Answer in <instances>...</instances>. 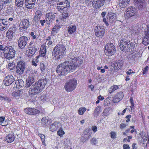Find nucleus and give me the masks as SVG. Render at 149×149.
Returning <instances> with one entry per match:
<instances>
[{
  "label": "nucleus",
  "instance_id": "obj_29",
  "mask_svg": "<svg viewBox=\"0 0 149 149\" xmlns=\"http://www.w3.org/2000/svg\"><path fill=\"white\" fill-rule=\"evenodd\" d=\"M130 0H120L119 6L121 8H124L127 6L129 3Z\"/></svg>",
  "mask_w": 149,
  "mask_h": 149
},
{
  "label": "nucleus",
  "instance_id": "obj_52",
  "mask_svg": "<svg viewBox=\"0 0 149 149\" xmlns=\"http://www.w3.org/2000/svg\"><path fill=\"white\" fill-rule=\"evenodd\" d=\"M38 58L39 56H37L36 57V58L37 59H36L35 61H34V60L32 61V64L33 65H34L35 66H37V64L36 63L38 62Z\"/></svg>",
  "mask_w": 149,
  "mask_h": 149
},
{
  "label": "nucleus",
  "instance_id": "obj_56",
  "mask_svg": "<svg viewBox=\"0 0 149 149\" xmlns=\"http://www.w3.org/2000/svg\"><path fill=\"white\" fill-rule=\"evenodd\" d=\"M126 126V124L123 123H122L120 124L119 127L121 129H125Z\"/></svg>",
  "mask_w": 149,
  "mask_h": 149
},
{
  "label": "nucleus",
  "instance_id": "obj_15",
  "mask_svg": "<svg viewBox=\"0 0 149 149\" xmlns=\"http://www.w3.org/2000/svg\"><path fill=\"white\" fill-rule=\"evenodd\" d=\"M134 2L136 6L139 10H142L146 7L145 0H134Z\"/></svg>",
  "mask_w": 149,
  "mask_h": 149
},
{
  "label": "nucleus",
  "instance_id": "obj_12",
  "mask_svg": "<svg viewBox=\"0 0 149 149\" xmlns=\"http://www.w3.org/2000/svg\"><path fill=\"white\" fill-rule=\"evenodd\" d=\"M29 25L28 19H22V22L19 24V30L20 32L26 31Z\"/></svg>",
  "mask_w": 149,
  "mask_h": 149
},
{
  "label": "nucleus",
  "instance_id": "obj_61",
  "mask_svg": "<svg viewBox=\"0 0 149 149\" xmlns=\"http://www.w3.org/2000/svg\"><path fill=\"white\" fill-rule=\"evenodd\" d=\"M92 130L94 132H95L97 130V128L96 126H92L91 127Z\"/></svg>",
  "mask_w": 149,
  "mask_h": 149
},
{
  "label": "nucleus",
  "instance_id": "obj_54",
  "mask_svg": "<svg viewBox=\"0 0 149 149\" xmlns=\"http://www.w3.org/2000/svg\"><path fill=\"white\" fill-rule=\"evenodd\" d=\"M116 135V133L114 132H112L111 133V137L112 139H115Z\"/></svg>",
  "mask_w": 149,
  "mask_h": 149
},
{
  "label": "nucleus",
  "instance_id": "obj_7",
  "mask_svg": "<svg viewBox=\"0 0 149 149\" xmlns=\"http://www.w3.org/2000/svg\"><path fill=\"white\" fill-rule=\"evenodd\" d=\"M77 82V80L75 79H72L68 81L64 86L66 91L67 92H72L76 88Z\"/></svg>",
  "mask_w": 149,
  "mask_h": 149
},
{
  "label": "nucleus",
  "instance_id": "obj_38",
  "mask_svg": "<svg viewBox=\"0 0 149 149\" xmlns=\"http://www.w3.org/2000/svg\"><path fill=\"white\" fill-rule=\"evenodd\" d=\"M118 88V86L114 85L112 86L111 87L109 91V92L110 93H111Z\"/></svg>",
  "mask_w": 149,
  "mask_h": 149
},
{
  "label": "nucleus",
  "instance_id": "obj_1",
  "mask_svg": "<svg viewBox=\"0 0 149 149\" xmlns=\"http://www.w3.org/2000/svg\"><path fill=\"white\" fill-rule=\"evenodd\" d=\"M75 52H70L66 61L59 64L56 68V72L59 75H64L73 72L77 68L83 63V59L76 56Z\"/></svg>",
  "mask_w": 149,
  "mask_h": 149
},
{
  "label": "nucleus",
  "instance_id": "obj_53",
  "mask_svg": "<svg viewBox=\"0 0 149 149\" xmlns=\"http://www.w3.org/2000/svg\"><path fill=\"white\" fill-rule=\"evenodd\" d=\"M48 120L45 117H43L41 120V123L42 124H46Z\"/></svg>",
  "mask_w": 149,
  "mask_h": 149
},
{
  "label": "nucleus",
  "instance_id": "obj_43",
  "mask_svg": "<svg viewBox=\"0 0 149 149\" xmlns=\"http://www.w3.org/2000/svg\"><path fill=\"white\" fill-rule=\"evenodd\" d=\"M15 66V64L14 63H9L8 65V68L10 70H13Z\"/></svg>",
  "mask_w": 149,
  "mask_h": 149
},
{
  "label": "nucleus",
  "instance_id": "obj_59",
  "mask_svg": "<svg viewBox=\"0 0 149 149\" xmlns=\"http://www.w3.org/2000/svg\"><path fill=\"white\" fill-rule=\"evenodd\" d=\"M0 99L1 100H8V97L5 96L0 95Z\"/></svg>",
  "mask_w": 149,
  "mask_h": 149
},
{
  "label": "nucleus",
  "instance_id": "obj_49",
  "mask_svg": "<svg viewBox=\"0 0 149 149\" xmlns=\"http://www.w3.org/2000/svg\"><path fill=\"white\" fill-rule=\"evenodd\" d=\"M7 49H8L7 46L5 47L4 46H3L2 45H0V50H1L3 51V52L6 51Z\"/></svg>",
  "mask_w": 149,
  "mask_h": 149
},
{
  "label": "nucleus",
  "instance_id": "obj_31",
  "mask_svg": "<svg viewBox=\"0 0 149 149\" xmlns=\"http://www.w3.org/2000/svg\"><path fill=\"white\" fill-rule=\"evenodd\" d=\"M15 84L17 88H19L24 86V82L22 79H19L15 82Z\"/></svg>",
  "mask_w": 149,
  "mask_h": 149
},
{
  "label": "nucleus",
  "instance_id": "obj_40",
  "mask_svg": "<svg viewBox=\"0 0 149 149\" xmlns=\"http://www.w3.org/2000/svg\"><path fill=\"white\" fill-rule=\"evenodd\" d=\"M69 15L68 13L63 11L62 14V16L61 19L63 20L64 21H65V19L67 18Z\"/></svg>",
  "mask_w": 149,
  "mask_h": 149
},
{
  "label": "nucleus",
  "instance_id": "obj_25",
  "mask_svg": "<svg viewBox=\"0 0 149 149\" xmlns=\"http://www.w3.org/2000/svg\"><path fill=\"white\" fill-rule=\"evenodd\" d=\"M90 130L89 129L87 128L86 129L84 132L83 139L88 140L90 139L91 135V133L90 132Z\"/></svg>",
  "mask_w": 149,
  "mask_h": 149
},
{
  "label": "nucleus",
  "instance_id": "obj_34",
  "mask_svg": "<svg viewBox=\"0 0 149 149\" xmlns=\"http://www.w3.org/2000/svg\"><path fill=\"white\" fill-rule=\"evenodd\" d=\"M101 107L100 106L97 107L95 109L93 113V116L95 117L98 116L100 113L101 112Z\"/></svg>",
  "mask_w": 149,
  "mask_h": 149
},
{
  "label": "nucleus",
  "instance_id": "obj_9",
  "mask_svg": "<svg viewBox=\"0 0 149 149\" xmlns=\"http://www.w3.org/2000/svg\"><path fill=\"white\" fill-rule=\"evenodd\" d=\"M116 16V15L115 13L109 12L107 16V19L103 18V21L105 23L106 26H108L109 25L108 22L111 23L115 21Z\"/></svg>",
  "mask_w": 149,
  "mask_h": 149
},
{
  "label": "nucleus",
  "instance_id": "obj_21",
  "mask_svg": "<svg viewBox=\"0 0 149 149\" xmlns=\"http://www.w3.org/2000/svg\"><path fill=\"white\" fill-rule=\"evenodd\" d=\"M24 112L29 115H33L38 114L40 113L39 111L34 108H27L24 110Z\"/></svg>",
  "mask_w": 149,
  "mask_h": 149
},
{
  "label": "nucleus",
  "instance_id": "obj_26",
  "mask_svg": "<svg viewBox=\"0 0 149 149\" xmlns=\"http://www.w3.org/2000/svg\"><path fill=\"white\" fill-rule=\"evenodd\" d=\"M123 61L122 60L116 61L114 64V68L116 70L120 69L123 65Z\"/></svg>",
  "mask_w": 149,
  "mask_h": 149
},
{
  "label": "nucleus",
  "instance_id": "obj_46",
  "mask_svg": "<svg viewBox=\"0 0 149 149\" xmlns=\"http://www.w3.org/2000/svg\"><path fill=\"white\" fill-rule=\"evenodd\" d=\"M16 31V28L15 27H13L10 28L8 30V31L11 34H13L15 33Z\"/></svg>",
  "mask_w": 149,
  "mask_h": 149
},
{
  "label": "nucleus",
  "instance_id": "obj_44",
  "mask_svg": "<svg viewBox=\"0 0 149 149\" xmlns=\"http://www.w3.org/2000/svg\"><path fill=\"white\" fill-rule=\"evenodd\" d=\"M6 140H8V139L9 140H14V136L12 134H9L6 137Z\"/></svg>",
  "mask_w": 149,
  "mask_h": 149
},
{
  "label": "nucleus",
  "instance_id": "obj_48",
  "mask_svg": "<svg viewBox=\"0 0 149 149\" xmlns=\"http://www.w3.org/2000/svg\"><path fill=\"white\" fill-rule=\"evenodd\" d=\"M6 6L3 0H0V9L2 10L3 8H5Z\"/></svg>",
  "mask_w": 149,
  "mask_h": 149
},
{
  "label": "nucleus",
  "instance_id": "obj_63",
  "mask_svg": "<svg viewBox=\"0 0 149 149\" xmlns=\"http://www.w3.org/2000/svg\"><path fill=\"white\" fill-rule=\"evenodd\" d=\"M46 22V19L41 20H40V22L42 26H44L45 23Z\"/></svg>",
  "mask_w": 149,
  "mask_h": 149
},
{
  "label": "nucleus",
  "instance_id": "obj_36",
  "mask_svg": "<svg viewBox=\"0 0 149 149\" xmlns=\"http://www.w3.org/2000/svg\"><path fill=\"white\" fill-rule=\"evenodd\" d=\"M3 53H4V57L9 60L12 59L15 56V55L11 54L9 53L8 52H3Z\"/></svg>",
  "mask_w": 149,
  "mask_h": 149
},
{
  "label": "nucleus",
  "instance_id": "obj_4",
  "mask_svg": "<svg viewBox=\"0 0 149 149\" xmlns=\"http://www.w3.org/2000/svg\"><path fill=\"white\" fill-rule=\"evenodd\" d=\"M119 47L122 51H131L134 48L135 44L126 39H122L120 40Z\"/></svg>",
  "mask_w": 149,
  "mask_h": 149
},
{
  "label": "nucleus",
  "instance_id": "obj_16",
  "mask_svg": "<svg viewBox=\"0 0 149 149\" xmlns=\"http://www.w3.org/2000/svg\"><path fill=\"white\" fill-rule=\"evenodd\" d=\"M134 2L136 6L139 10H142L146 7L145 0H134Z\"/></svg>",
  "mask_w": 149,
  "mask_h": 149
},
{
  "label": "nucleus",
  "instance_id": "obj_23",
  "mask_svg": "<svg viewBox=\"0 0 149 149\" xmlns=\"http://www.w3.org/2000/svg\"><path fill=\"white\" fill-rule=\"evenodd\" d=\"M124 95L123 93L120 91L113 98V102L114 103L118 102L123 98Z\"/></svg>",
  "mask_w": 149,
  "mask_h": 149
},
{
  "label": "nucleus",
  "instance_id": "obj_58",
  "mask_svg": "<svg viewBox=\"0 0 149 149\" xmlns=\"http://www.w3.org/2000/svg\"><path fill=\"white\" fill-rule=\"evenodd\" d=\"M132 31L134 33H138L139 32V30L138 29L137 27H135L133 28Z\"/></svg>",
  "mask_w": 149,
  "mask_h": 149
},
{
  "label": "nucleus",
  "instance_id": "obj_57",
  "mask_svg": "<svg viewBox=\"0 0 149 149\" xmlns=\"http://www.w3.org/2000/svg\"><path fill=\"white\" fill-rule=\"evenodd\" d=\"M148 66H146V67L144 68L142 72L143 74H145L147 73L148 70Z\"/></svg>",
  "mask_w": 149,
  "mask_h": 149
},
{
  "label": "nucleus",
  "instance_id": "obj_6",
  "mask_svg": "<svg viewBox=\"0 0 149 149\" xmlns=\"http://www.w3.org/2000/svg\"><path fill=\"white\" fill-rule=\"evenodd\" d=\"M57 5H63V6H56V9L60 12L63 11H68L69 9L70 3L68 0H58Z\"/></svg>",
  "mask_w": 149,
  "mask_h": 149
},
{
  "label": "nucleus",
  "instance_id": "obj_42",
  "mask_svg": "<svg viewBox=\"0 0 149 149\" xmlns=\"http://www.w3.org/2000/svg\"><path fill=\"white\" fill-rule=\"evenodd\" d=\"M86 109L85 107H81L79 109V113L80 115H83L86 111Z\"/></svg>",
  "mask_w": 149,
  "mask_h": 149
},
{
  "label": "nucleus",
  "instance_id": "obj_55",
  "mask_svg": "<svg viewBox=\"0 0 149 149\" xmlns=\"http://www.w3.org/2000/svg\"><path fill=\"white\" fill-rule=\"evenodd\" d=\"M3 2H4V3L6 5V6H8V4H9L10 2V0H3Z\"/></svg>",
  "mask_w": 149,
  "mask_h": 149
},
{
  "label": "nucleus",
  "instance_id": "obj_19",
  "mask_svg": "<svg viewBox=\"0 0 149 149\" xmlns=\"http://www.w3.org/2000/svg\"><path fill=\"white\" fill-rule=\"evenodd\" d=\"M104 2L105 0H93L92 5L96 9L100 8L104 5Z\"/></svg>",
  "mask_w": 149,
  "mask_h": 149
},
{
  "label": "nucleus",
  "instance_id": "obj_17",
  "mask_svg": "<svg viewBox=\"0 0 149 149\" xmlns=\"http://www.w3.org/2000/svg\"><path fill=\"white\" fill-rule=\"evenodd\" d=\"M105 29L102 26H97L95 29L96 36L100 38H101L104 35Z\"/></svg>",
  "mask_w": 149,
  "mask_h": 149
},
{
  "label": "nucleus",
  "instance_id": "obj_18",
  "mask_svg": "<svg viewBox=\"0 0 149 149\" xmlns=\"http://www.w3.org/2000/svg\"><path fill=\"white\" fill-rule=\"evenodd\" d=\"M29 51L28 52L29 53V54L27 55L28 57L31 58L32 56L35 54V53L37 51V48L36 46L33 45L32 43L30 42L29 46Z\"/></svg>",
  "mask_w": 149,
  "mask_h": 149
},
{
  "label": "nucleus",
  "instance_id": "obj_41",
  "mask_svg": "<svg viewBox=\"0 0 149 149\" xmlns=\"http://www.w3.org/2000/svg\"><path fill=\"white\" fill-rule=\"evenodd\" d=\"M7 27V26L4 25L2 23V22H0V30L3 31L6 30Z\"/></svg>",
  "mask_w": 149,
  "mask_h": 149
},
{
  "label": "nucleus",
  "instance_id": "obj_8",
  "mask_svg": "<svg viewBox=\"0 0 149 149\" xmlns=\"http://www.w3.org/2000/svg\"><path fill=\"white\" fill-rule=\"evenodd\" d=\"M116 52L115 47L112 44L108 42L105 46L104 52L106 55L110 56L113 55Z\"/></svg>",
  "mask_w": 149,
  "mask_h": 149
},
{
  "label": "nucleus",
  "instance_id": "obj_33",
  "mask_svg": "<svg viewBox=\"0 0 149 149\" xmlns=\"http://www.w3.org/2000/svg\"><path fill=\"white\" fill-rule=\"evenodd\" d=\"M8 49H7L6 51L5 52H8L11 54L15 55V51L13 47L11 46H8Z\"/></svg>",
  "mask_w": 149,
  "mask_h": 149
},
{
  "label": "nucleus",
  "instance_id": "obj_14",
  "mask_svg": "<svg viewBox=\"0 0 149 149\" xmlns=\"http://www.w3.org/2000/svg\"><path fill=\"white\" fill-rule=\"evenodd\" d=\"M55 13L52 12H49L47 13L45 15V19H46V24L48 26L54 20Z\"/></svg>",
  "mask_w": 149,
  "mask_h": 149
},
{
  "label": "nucleus",
  "instance_id": "obj_37",
  "mask_svg": "<svg viewBox=\"0 0 149 149\" xmlns=\"http://www.w3.org/2000/svg\"><path fill=\"white\" fill-rule=\"evenodd\" d=\"M40 55L42 57H44L45 56L46 50L44 47H43L40 48Z\"/></svg>",
  "mask_w": 149,
  "mask_h": 149
},
{
  "label": "nucleus",
  "instance_id": "obj_30",
  "mask_svg": "<svg viewBox=\"0 0 149 149\" xmlns=\"http://www.w3.org/2000/svg\"><path fill=\"white\" fill-rule=\"evenodd\" d=\"M59 125H60V124L58 122H55L50 127V131L52 132L56 131L58 128Z\"/></svg>",
  "mask_w": 149,
  "mask_h": 149
},
{
  "label": "nucleus",
  "instance_id": "obj_28",
  "mask_svg": "<svg viewBox=\"0 0 149 149\" xmlns=\"http://www.w3.org/2000/svg\"><path fill=\"white\" fill-rule=\"evenodd\" d=\"M76 30V26L74 25H71L69 26L67 29L68 32L70 34L74 33Z\"/></svg>",
  "mask_w": 149,
  "mask_h": 149
},
{
  "label": "nucleus",
  "instance_id": "obj_47",
  "mask_svg": "<svg viewBox=\"0 0 149 149\" xmlns=\"http://www.w3.org/2000/svg\"><path fill=\"white\" fill-rule=\"evenodd\" d=\"M58 134L61 136L65 134L64 131L62 128L60 129L57 132Z\"/></svg>",
  "mask_w": 149,
  "mask_h": 149
},
{
  "label": "nucleus",
  "instance_id": "obj_50",
  "mask_svg": "<svg viewBox=\"0 0 149 149\" xmlns=\"http://www.w3.org/2000/svg\"><path fill=\"white\" fill-rule=\"evenodd\" d=\"M30 34L33 39H35L38 37V36L36 35V33L31 32L30 33Z\"/></svg>",
  "mask_w": 149,
  "mask_h": 149
},
{
  "label": "nucleus",
  "instance_id": "obj_13",
  "mask_svg": "<svg viewBox=\"0 0 149 149\" xmlns=\"http://www.w3.org/2000/svg\"><path fill=\"white\" fill-rule=\"evenodd\" d=\"M144 35V36L142 42L144 45H146L149 44V25H147L145 27Z\"/></svg>",
  "mask_w": 149,
  "mask_h": 149
},
{
  "label": "nucleus",
  "instance_id": "obj_3",
  "mask_svg": "<svg viewBox=\"0 0 149 149\" xmlns=\"http://www.w3.org/2000/svg\"><path fill=\"white\" fill-rule=\"evenodd\" d=\"M66 48L63 45H57L54 48L52 54L56 59H58L65 54Z\"/></svg>",
  "mask_w": 149,
  "mask_h": 149
},
{
  "label": "nucleus",
  "instance_id": "obj_39",
  "mask_svg": "<svg viewBox=\"0 0 149 149\" xmlns=\"http://www.w3.org/2000/svg\"><path fill=\"white\" fill-rule=\"evenodd\" d=\"M22 93V91L21 90H19L13 92L12 93V95L13 96L15 97H18L21 95Z\"/></svg>",
  "mask_w": 149,
  "mask_h": 149
},
{
  "label": "nucleus",
  "instance_id": "obj_64",
  "mask_svg": "<svg viewBox=\"0 0 149 149\" xmlns=\"http://www.w3.org/2000/svg\"><path fill=\"white\" fill-rule=\"evenodd\" d=\"M97 140H92L91 141V143L93 145H97Z\"/></svg>",
  "mask_w": 149,
  "mask_h": 149
},
{
  "label": "nucleus",
  "instance_id": "obj_2",
  "mask_svg": "<svg viewBox=\"0 0 149 149\" xmlns=\"http://www.w3.org/2000/svg\"><path fill=\"white\" fill-rule=\"evenodd\" d=\"M47 83L46 78L39 79L31 86L29 91L30 95L32 96L38 95L42 91Z\"/></svg>",
  "mask_w": 149,
  "mask_h": 149
},
{
  "label": "nucleus",
  "instance_id": "obj_51",
  "mask_svg": "<svg viewBox=\"0 0 149 149\" xmlns=\"http://www.w3.org/2000/svg\"><path fill=\"white\" fill-rule=\"evenodd\" d=\"M40 68L42 72H44L45 70L46 66L43 63H41L40 64Z\"/></svg>",
  "mask_w": 149,
  "mask_h": 149
},
{
  "label": "nucleus",
  "instance_id": "obj_32",
  "mask_svg": "<svg viewBox=\"0 0 149 149\" xmlns=\"http://www.w3.org/2000/svg\"><path fill=\"white\" fill-rule=\"evenodd\" d=\"M42 15V13L40 10H38L36 11L35 13L34 20L36 21H38L40 19Z\"/></svg>",
  "mask_w": 149,
  "mask_h": 149
},
{
  "label": "nucleus",
  "instance_id": "obj_45",
  "mask_svg": "<svg viewBox=\"0 0 149 149\" xmlns=\"http://www.w3.org/2000/svg\"><path fill=\"white\" fill-rule=\"evenodd\" d=\"M0 22H2V23L3 24L7 26L9 23L8 21L7 18L6 19H0Z\"/></svg>",
  "mask_w": 149,
  "mask_h": 149
},
{
  "label": "nucleus",
  "instance_id": "obj_27",
  "mask_svg": "<svg viewBox=\"0 0 149 149\" xmlns=\"http://www.w3.org/2000/svg\"><path fill=\"white\" fill-rule=\"evenodd\" d=\"M61 27L60 25H56L53 27L51 31V34L53 36H54L59 31Z\"/></svg>",
  "mask_w": 149,
  "mask_h": 149
},
{
  "label": "nucleus",
  "instance_id": "obj_24",
  "mask_svg": "<svg viewBox=\"0 0 149 149\" xmlns=\"http://www.w3.org/2000/svg\"><path fill=\"white\" fill-rule=\"evenodd\" d=\"M35 81V78L33 76H30L28 77L26 80V87L28 88Z\"/></svg>",
  "mask_w": 149,
  "mask_h": 149
},
{
  "label": "nucleus",
  "instance_id": "obj_62",
  "mask_svg": "<svg viewBox=\"0 0 149 149\" xmlns=\"http://www.w3.org/2000/svg\"><path fill=\"white\" fill-rule=\"evenodd\" d=\"M131 115H127V116L125 118L127 119L126 120V122H127V123H128V122H129V121H130V118H131Z\"/></svg>",
  "mask_w": 149,
  "mask_h": 149
},
{
  "label": "nucleus",
  "instance_id": "obj_22",
  "mask_svg": "<svg viewBox=\"0 0 149 149\" xmlns=\"http://www.w3.org/2000/svg\"><path fill=\"white\" fill-rule=\"evenodd\" d=\"M36 0H25V5L26 7L31 9L34 7Z\"/></svg>",
  "mask_w": 149,
  "mask_h": 149
},
{
  "label": "nucleus",
  "instance_id": "obj_35",
  "mask_svg": "<svg viewBox=\"0 0 149 149\" xmlns=\"http://www.w3.org/2000/svg\"><path fill=\"white\" fill-rule=\"evenodd\" d=\"M25 0H15V4L18 7H22Z\"/></svg>",
  "mask_w": 149,
  "mask_h": 149
},
{
  "label": "nucleus",
  "instance_id": "obj_20",
  "mask_svg": "<svg viewBox=\"0 0 149 149\" xmlns=\"http://www.w3.org/2000/svg\"><path fill=\"white\" fill-rule=\"evenodd\" d=\"M15 81L14 77L11 75L7 76L3 81L4 84L8 86L11 84Z\"/></svg>",
  "mask_w": 149,
  "mask_h": 149
},
{
  "label": "nucleus",
  "instance_id": "obj_10",
  "mask_svg": "<svg viewBox=\"0 0 149 149\" xmlns=\"http://www.w3.org/2000/svg\"><path fill=\"white\" fill-rule=\"evenodd\" d=\"M28 38L25 36H23L19 38L17 40L19 47L21 49H24L28 42Z\"/></svg>",
  "mask_w": 149,
  "mask_h": 149
},
{
  "label": "nucleus",
  "instance_id": "obj_5",
  "mask_svg": "<svg viewBox=\"0 0 149 149\" xmlns=\"http://www.w3.org/2000/svg\"><path fill=\"white\" fill-rule=\"evenodd\" d=\"M124 15L127 19L133 17L134 19H136L140 17L136 9L132 6L127 8L125 11Z\"/></svg>",
  "mask_w": 149,
  "mask_h": 149
},
{
  "label": "nucleus",
  "instance_id": "obj_60",
  "mask_svg": "<svg viewBox=\"0 0 149 149\" xmlns=\"http://www.w3.org/2000/svg\"><path fill=\"white\" fill-rule=\"evenodd\" d=\"M123 149H130V147L127 144H124L123 146Z\"/></svg>",
  "mask_w": 149,
  "mask_h": 149
},
{
  "label": "nucleus",
  "instance_id": "obj_11",
  "mask_svg": "<svg viewBox=\"0 0 149 149\" xmlns=\"http://www.w3.org/2000/svg\"><path fill=\"white\" fill-rule=\"evenodd\" d=\"M25 66L26 65L24 61H18L16 66V72L19 74H23L25 69Z\"/></svg>",
  "mask_w": 149,
  "mask_h": 149
}]
</instances>
